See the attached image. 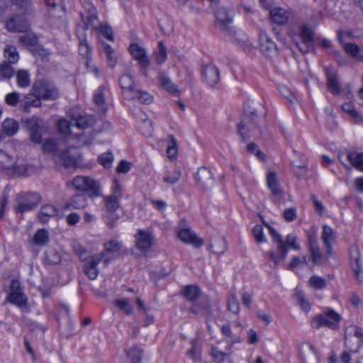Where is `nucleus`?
I'll return each mask as SVG.
<instances>
[{"mask_svg": "<svg viewBox=\"0 0 363 363\" xmlns=\"http://www.w3.org/2000/svg\"><path fill=\"white\" fill-rule=\"evenodd\" d=\"M4 55L6 60L10 64H16L19 60V55L16 48L12 45H7L4 50Z\"/></svg>", "mask_w": 363, "mask_h": 363, "instance_id": "obj_41", "label": "nucleus"}, {"mask_svg": "<svg viewBox=\"0 0 363 363\" xmlns=\"http://www.w3.org/2000/svg\"><path fill=\"white\" fill-rule=\"evenodd\" d=\"M100 30L103 35L108 40H113L112 28L106 23H99L98 22L97 29Z\"/></svg>", "mask_w": 363, "mask_h": 363, "instance_id": "obj_64", "label": "nucleus"}, {"mask_svg": "<svg viewBox=\"0 0 363 363\" xmlns=\"http://www.w3.org/2000/svg\"><path fill=\"white\" fill-rule=\"evenodd\" d=\"M94 102L98 106L99 111L105 113L107 110L106 99L104 94V88L100 87L94 95Z\"/></svg>", "mask_w": 363, "mask_h": 363, "instance_id": "obj_44", "label": "nucleus"}, {"mask_svg": "<svg viewBox=\"0 0 363 363\" xmlns=\"http://www.w3.org/2000/svg\"><path fill=\"white\" fill-rule=\"evenodd\" d=\"M342 109L347 113L356 123H360L363 121L361 116L358 113L354 106L351 102H345L342 105Z\"/></svg>", "mask_w": 363, "mask_h": 363, "instance_id": "obj_45", "label": "nucleus"}, {"mask_svg": "<svg viewBox=\"0 0 363 363\" xmlns=\"http://www.w3.org/2000/svg\"><path fill=\"white\" fill-rule=\"evenodd\" d=\"M57 128L59 133L65 136L74 135L77 137H79L81 135L80 133H73L72 128L74 126L71 124V121H68L66 119H60L57 123Z\"/></svg>", "mask_w": 363, "mask_h": 363, "instance_id": "obj_35", "label": "nucleus"}, {"mask_svg": "<svg viewBox=\"0 0 363 363\" xmlns=\"http://www.w3.org/2000/svg\"><path fill=\"white\" fill-rule=\"evenodd\" d=\"M13 167L14 172L21 176L28 177L33 172V167L28 164H19L17 166L13 165Z\"/></svg>", "mask_w": 363, "mask_h": 363, "instance_id": "obj_58", "label": "nucleus"}, {"mask_svg": "<svg viewBox=\"0 0 363 363\" xmlns=\"http://www.w3.org/2000/svg\"><path fill=\"white\" fill-rule=\"evenodd\" d=\"M157 79L160 86L167 92L176 96H179L180 90L178 89L177 86L164 73H160L157 76Z\"/></svg>", "mask_w": 363, "mask_h": 363, "instance_id": "obj_29", "label": "nucleus"}, {"mask_svg": "<svg viewBox=\"0 0 363 363\" xmlns=\"http://www.w3.org/2000/svg\"><path fill=\"white\" fill-rule=\"evenodd\" d=\"M202 74L205 82L211 87H214L219 82V71L214 65H206L202 71Z\"/></svg>", "mask_w": 363, "mask_h": 363, "instance_id": "obj_21", "label": "nucleus"}, {"mask_svg": "<svg viewBox=\"0 0 363 363\" xmlns=\"http://www.w3.org/2000/svg\"><path fill=\"white\" fill-rule=\"evenodd\" d=\"M119 200L111 194L104 196V212H116L120 208Z\"/></svg>", "mask_w": 363, "mask_h": 363, "instance_id": "obj_37", "label": "nucleus"}, {"mask_svg": "<svg viewBox=\"0 0 363 363\" xmlns=\"http://www.w3.org/2000/svg\"><path fill=\"white\" fill-rule=\"evenodd\" d=\"M346 157L357 169L363 172V152H349Z\"/></svg>", "mask_w": 363, "mask_h": 363, "instance_id": "obj_38", "label": "nucleus"}, {"mask_svg": "<svg viewBox=\"0 0 363 363\" xmlns=\"http://www.w3.org/2000/svg\"><path fill=\"white\" fill-rule=\"evenodd\" d=\"M269 234L272 237L273 242L277 244V252L270 251L267 253L269 258L274 262V268H277L279 261H284L287 255L288 248L281 236L274 228L268 225Z\"/></svg>", "mask_w": 363, "mask_h": 363, "instance_id": "obj_3", "label": "nucleus"}, {"mask_svg": "<svg viewBox=\"0 0 363 363\" xmlns=\"http://www.w3.org/2000/svg\"><path fill=\"white\" fill-rule=\"evenodd\" d=\"M295 299L297 303L301 307V310L306 313H308L311 310V304L308 301L302 292L296 291L295 294Z\"/></svg>", "mask_w": 363, "mask_h": 363, "instance_id": "obj_51", "label": "nucleus"}, {"mask_svg": "<svg viewBox=\"0 0 363 363\" xmlns=\"http://www.w3.org/2000/svg\"><path fill=\"white\" fill-rule=\"evenodd\" d=\"M104 50L108 60V66L113 67L117 63L116 57L113 55V49L108 44L104 45Z\"/></svg>", "mask_w": 363, "mask_h": 363, "instance_id": "obj_62", "label": "nucleus"}, {"mask_svg": "<svg viewBox=\"0 0 363 363\" xmlns=\"http://www.w3.org/2000/svg\"><path fill=\"white\" fill-rule=\"evenodd\" d=\"M68 116L71 119V124L74 128L83 130L89 125L87 117L82 114L79 109L77 107L71 108L68 112Z\"/></svg>", "mask_w": 363, "mask_h": 363, "instance_id": "obj_16", "label": "nucleus"}, {"mask_svg": "<svg viewBox=\"0 0 363 363\" xmlns=\"http://www.w3.org/2000/svg\"><path fill=\"white\" fill-rule=\"evenodd\" d=\"M49 241V234L45 229H39L35 233L33 238V242L35 245L42 246Z\"/></svg>", "mask_w": 363, "mask_h": 363, "instance_id": "obj_46", "label": "nucleus"}, {"mask_svg": "<svg viewBox=\"0 0 363 363\" xmlns=\"http://www.w3.org/2000/svg\"><path fill=\"white\" fill-rule=\"evenodd\" d=\"M321 238L326 248V253L330 254L332 250L331 243L335 240L333 230L328 225H323Z\"/></svg>", "mask_w": 363, "mask_h": 363, "instance_id": "obj_34", "label": "nucleus"}, {"mask_svg": "<svg viewBox=\"0 0 363 363\" xmlns=\"http://www.w3.org/2000/svg\"><path fill=\"white\" fill-rule=\"evenodd\" d=\"M14 161L13 157L0 150V167L4 169H11L13 167Z\"/></svg>", "mask_w": 363, "mask_h": 363, "instance_id": "obj_53", "label": "nucleus"}, {"mask_svg": "<svg viewBox=\"0 0 363 363\" xmlns=\"http://www.w3.org/2000/svg\"><path fill=\"white\" fill-rule=\"evenodd\" d=\"M75 148L73 147H67L63 151H60L56 156L58 162L62 163L65 167L74 166L77 162V157L74 153Z\"/></svg>", "mask_w": 363, "mask_h": 363, "instance_id": "obj_19", "label": "nucleus"}, {"mask_svg": "<svg viewBox=\"0 0 363 363\" xmlns=\"http://www.w3.org/2000/svg\"><path fill=\"white\" fill-rule=\"evenodd\" d=\"M133 58L138 61L143 74L147 77L146 69L150 65V60L146 50L137 43H133L128 48Z\"/></svg>", "mask_w": 363, "mask_h": 363, "instance_id": "obj_8", "label": "nucleus"}, {"mask_svg": "<svg viewBox=\"0 0 363 363\" xmlns=\"http://www.w3.org/2000/svg\"><path fill=\"white\" fill-rule=\"evenodd\" d=\"M294 154L299 159V161L294 160L291 162V170L298 178H302L306 174L308 171L306 159L301 152L294 151Z\"/></svg>", "mask_w": 363, "mask_h": 363, "instance_id": "obj_24", "label": "nucleus"}, {"mask_svg": "<svg viewBox=\"0 0 363 363\" xmlns=\"http://www.w3.org/2000/svg\"><path fill=\"white\" fill-rule=\"evenodd\" d=\"M98 161L105 168H109L112 165L113 155L111 152L103 153L99 156Z\"/></svg>", "mask_w": 363, "mask_h": 363, "instance_id": "obj_59", "label": "nucleus"}, {"mask_svg": "<svg viewBox=\"0 0 363 363\" xmlns=\"http://www.w3.org/2000/svg\"><path fill=\"white\" fill-rule=\"evenodd\" d=\"M87 206V199L83 194H77L74 195L66 204L67 209L84 208Z\"/></svg>", "mask_w": 363, "mask_h": 363, "instance_id": "obj_32", "label": "nucleus"}, {"mask_svg": "<svg viewBox=\"0 0 363 363\" xmlns=\"http://www.w3.org/2000/svg\"><path fill=\"white\" fill-rule=\"evenodd\" d=\"M119 216L116 212H104L103 219L109 229H113L116 226Z\"/></svg>", "mask_w": 363, "mask_h": 363, "instance_id": "obj_55", "label": "nucleus"}, {"mask_svg": "<svg viewBox=\"0 0 363 363\" xmlns=\"http://www.w3.org/2000/svg\"><path fill=\"white\" fill-rule=\"evenodd\" d=\"M11 65L8 62H3L0 64V75L3 79H9L13 77L14 70Z\"/></svg>", "mask_w": 363, "mask_h": 363, "instance_id": "obj_54", "label": "nucleus"}, {"mask_svg": "<svg viewBox=\"0 0 363 363\" xmlns=\"http://www.w3.org/2000/svg\"><path fill=\"white\" fill-rule=\"evenodd\" d=\"M297 37L300 38L303 44V46L298 42L296 45L299 50L303 53H306L309 50L310 45L313 40V32L307 26L303 25L299 28Z\"/></svg>", "mask_w": 363, "mask_h": 363, "instance_id": "obj_13", "label": "nucleus"}, {"mask_svg": "<svg viewBox=\"0 0 363 363\" xmlns=\"http://www.w3.org/2000/svg\"><path fill=\"white\" fill-rule=\"evenodd\" d=\"M126 354L130 359V363H140L143 357V350L138 346H134L126 351Z\"/></svg>", "mask_w": 363, "mask_h": 363, "instance_id": "obj_47", "label": "nucleus"}, {"mask_svg": "<svg viewBox=\"0 0 363 363\" xmlns=\"http://www.w3.org/2000/svg\"><path fill=\"white\" fill-rule=\"evenodd\" d=\"M130 100H138L143 104H150L152 101V96L147 91L136 89L133 91V97Z\"/></svg>", "mask_w": 363, "mask_h": 363, "instance_id": "obj_49", "label": "nucleus"}, {"mask_svg": "<svg viewBox=\"0 0 363 363\" xmlns=\"http://www.w3.org/2000/svg\"><path fill=\"white\" fill-rule=\"evenodd\" d=\"M16 84L20 88H27L30 84V76L28 71L20 69L16 74Z\"/></svg>", "mask_w": 363, "mask_h": 363, "instance_id": "obj_43", "label": "nucleus"}, {"mask_svg": "<svg viewBox=\"0 0 363 363\" xmlns=\"http://www.w3.org/2000/svg\"><path fill=\"white\" fill-rule=\"evenodd\" d=\"M86 12L81 13V18L84 23V29H97L98 18L96 8L90 2H85Z\"/></svg>", "mask_w": 363, "mask_h": 363, "instance_id": "obj_10", "label": "nucleus"}, {"mask_svg": "<svg viewBox=\"0 0 363 363\" xmlns=\"http://www.w3.org/2000/svg\"><path fill=\"white\" fill-rule=\"evenodd\" d=\"M217 24L220 26L221 30L232 34L233 29L230 24L233 23V16L228 12L226 8H218L215 13Z\"/></svg>", "mask_w": 363, "mask_h": 363, "instance_id": "obj_11", "label": "nucleus"}, {"mask_svg": "<svg viewBox=\"0 0 363 363\" xmlns=\"http://www.w3.org/2000/svg\"><path fill=\"white\" fill-rule=\"evenodd\" d=\"M211 247L214 253L218 255L223 254L227 249L225 238L220 236L213 238L211 242Z\"/></svg>", "mask_w": 363, "mask_h": 363, "instance_id": "obj_39", "label": "nucleus"}, {"mask_svg": "<svg viewBox=\"0 0 363 363\" xmlns=\"http://www.w3.org/2000/svg\"><path fill=\"white\" fill-rule=\"evenodd\" d=\"M267 182L274 198L278 201L281 198L283 191L279 186L277 177L275 172H270L267 174Z\"/></svg>", "mask_w": 363, "mask_h": 363, "instance_id": "obj_28", "label": "nucleus"}, {"mask_svg": "<svg viewBox=\"0 0 363 363\" xmlns=\"http://www.w3.org/2000/svg\"><path fill=\"white\" fill-rule=\"evenodd\" d=\"M231 354L232 350H225V352H223L216 347H212L211 348V357L213 358V362L217 363L223 362L225 359V358L230 356Z\"/></svg>", "mask_w": 363, "mask_h": 363, "instance_id": "obj_48", "label": "nucleus"}, {"mask_svg": "<svg viewBox=\"0 0 363 363\" xmlns=\"http://www.w3.org/2000/svg\"><path fill=\"white\" fill-rule=\"evenodd\" d=\"M41 99L42 98L38 97L34 91L28 93L25 95L24 101L21 102V106L23 111L28 112L31 106L40 107L41 106Z\"/></svg>", "mask_w": 363, "mask_h": 363, "instance_id": "obj_31", "label": "nucleus"}, {"mask_svg": "<svg viewBox=\"0 0 363 363\" xmlns=\"http://www.w3.org/2000/svg\"><path fill=\"white\" fill-rule=\"evenodd\" d=\"M341 316L333 309H326L323 313L318 314L313 318L311 324L314 328H319L322 326L328 327L332 330L338 328Z\"/></svg>", "mask_w": 363, "mask_h": 363, "instance_id": "obj_2", "label": "nucleus"}, {"mask_svg": "<svg viewBox=\"0 0 363 363\" xmlns=\"http://www.w3.org/2000/svg\"><path fill=\"white\" fill-rule=\"evenodd\" d=\"M18 41L25 46H34L38 43V38L35 35L28 33L20 35Z\"/></svg>", "mask_w": 363, "mask_h": 363, "instance_id": "obj_57", "label": "nucleus"}, {"mask_svg": "<svg viewBox=\"0 0 363 363\" xmlns=\"http://www.w3.org/2000/svg\"><path fill=\"white\" fill-rule=\"evenodd\" d=\"M269 14L272 21L279 25L286 23L291 16V11L281 7H275L272 9L269 12Z\"/></svg>", "mask_w": 363, "mask_h": 363, "instance_id": "obj_25", "label": "nucleus"}, {"mask_svg": "<svg viewBox=\"0 0 363 363\" xmlns=\"http://www.w3.org/2000/svg\"><path fill=\"white\" fill-rule=\"evenodd\" d=\"M325 74L327 77V86L328 89L333 94H340V85L339 84V81L335 70L333 67H326Z\"/></svg>", "mask_w": 363, "mask_h": 363, "instance_id": "obj_27", "label": "nucleus"}, {"mask_svg": "<svg viewBox=\"0 0 363 363\" xmlns=\"http://www.w3.org/2000/svg\"><path fill=\"white\" fill-rule=\"evenodd\" d=\"M122 89V94L125 99H131L133 97V91L137 89L135 87L134 79L130 74H123L119 79Z\"/></svg>", "mask_w": 363, "mask_h": 363, "instance_id": "obj_20", "label": "nucleus"}, {"mask_svg": "<svg viewBox=\"0 0 363 363\" xmlns=\"http://www.w3.org/2000/svg\"><path fill=\"white\" fill-rule=\"evenodd\" d=\"M153 237L147 231L139 230L135 235L136 247L141 251H147L152 244Z\"/></svg>", "mask_w": 363, "mask_h": 363, "instance_id": "obj_23", "label": "nucleus"}, {"mask_svg": "<svg viewBox=\"0 0 363 363\" xmlns=\"http://www.w3.org/2000/svg\"><path fill=\"white\" fill-rule=\"evenodd\" d=\"M26 126L30 130V140L35 143H40L43 134L48 130L47 123L36 116L28 119Z\"/></svg>", "mask_w": 363, "mask_h": 363, "instance_id": "obj_5", "label": "nucleus"}, {"mask_svg": "<svg viewBox=\"0 0 363 363\" xmlns=\"http://www.w3.org/2000/svg\"><path fill=\"white\" fill-rule=\"evenodd\" d=\"M136 111L138 117H140V120L142 121V124L140 126V131L145 136L152 135L153 128L151 125V122L146 118L145 113H143L141 109L138 108Z\"/></svg>", "mask_w": 363, "mask_h": 363, "instance_id": "obj_36", "label": "nucleus"}, {"mask_svg": "<svg viewBox=\"0 0 363 363\" xmlns=\"http://www.w3.org/2000/svg\"><path fill=\"white\" fill-rule=\"evenodd\" d=\"M304 363H320V359L315 347L310 343H304L301 347Z\"/></svg>", "mask_w": 363, "mask_h": 363, "instance_id": "obj_26", "label": "nucleus"}, {"mask_svg": "<svg viewBox=\"0 0 363 363\" xmlns=\"http://www.w3.org/2000/svg\"><path fill=\"white\" fill-rule=\"evenodd\" d=\"M228 308L234 314H238L240 311V306L235 294H230L228 299Z\"/></svg>", "mask_w": 363, "mask_h": 363, "instance_id": "obj_60", "label": "nucleus"}, {"mask_svg": "<svg viewBox=\"0 0 363 363\" xmlns=\"http://www.w3.org/2000/svg\"><path fill=\"white\" fill-rule=\"evenodd\" d=\"M178 238L184 242L191 244L195 247H200L203 245L202 239L189 228L181 229L177 233Z\"/></svg>", "mask_w": 363, "mask_h": 363, "instance_id": "obj_22", "label": "nucleus"}, {"mask_svg": "<svg viewBox=\"0 0 363 363\" xmlns=\"http://www.w3.org/2000/svg\"><path fill=\"white\" fill-rule=\"evenodd\" d=\"M102 259V254H96L91 256V257L85 262L84 270L90 279L94 280L97 278L99 274L97 265L101 262Z\"/></svg>", "mask_w": 363, "mask_h": 363, "instance_id": "obj_17", "label": "nucleus"}, {"mask_svg": "<svg viewBox=\"0 0 363 363\" xmlns=\"http://www.w3.org/2000/svg\"><path fill=\"white\" fill-rule=\"evenodd\" d=\"M309 284L315 289H322L325 287L326 281L325 279L314 275L310 278Z\"/></svg>", "mask_w": 363, "mask_h": 363, "instance_id": "obj_61", "label": "nucleus"}, {"mask_svg": "<svg viewBox=\"0 0 363 363\" xmlns=\"http://www.w3.org/2000/svg\"><path fill=\"white\" fill-rule=\"evenodd\" d=\"M6 28L9 32H26L30 28V25L23 16H14L9 18L5 23Z\"/></svg>", "mask_w": 363, "mask_h": 363, "instance_id": "obj_14", "label": "nucleus"}, {"mask_svg": "<svg viewBox=\"0 0 363 363\" xmlns=\"http://www.w3.org/2000/svg\"><path fill=\"white\" fill-rule=\"evenodd\" d=\"M19 129L18 123L12 118H7L2 123V130L9 136L13 135Z\"/></svg>", "mask_w": 363, "mask_h": 363, "instance_id": "obj_40", "label": "nucleus"}, {"mask_svg": "<svg viewBox=\"0 0 363 363\" xmlns=\"http://www.w3.org/2000/svg\"><path fill=\"white\" fill-rule=\"evenodd\" d=\"M350 333L347 335V331L345 334V347L351 352H357L363 345V330L354 325L350 328Z\"/></svg>", "mask_w": 363, "mask_h": 363, "instance_id": "obj_6", "label": "nucleus"}, {"mask_svg": "<svg viewBox=\"0 0 363 363\" xmlns=\"http://www.w3.org/2000/svg\"><path fill=\"white\" fill-rule=\"evenodd\" d=\"M65 148H66V140L62 138L47 139L42 145L43 152L52 155L55 157L60 151H63Z\"/></svg>", "mask_w": 363, "mask_h": 363, "instance_id": "obj_12", "label": "nucleus"}, {"mask_svg": "<svg viewBox=\"0 0 363 363\" xmlns=\"http://www.w3.org/2000/svg\"><path fill=\"white\" fill-rule=\"evenodd\" d=\"M183 294L188 301L194 302L199 298L201 290L196 285H188L184 287Z\"/></svg>", "mask_w": 363, "mask_h": 363, "instance_id": "obj_42", "label": "nucleus"}, {"mask_svg": "<svg viewBox=\"0 0 363 363\" xmlns=\"http://www.w3.org/2000/svg\"><path fill=\"white\" fill-rule=\"evenodd\" d=\"M113 304L120 310L123 311L125 315H130L133 313V306L128 299H115L113 301Z\"/></svg>", "mask_w": 363, "mask_h": 363, "instance_id": "obj_50", "label": "nucleus"}, {"mask_svg": "<svg viewBox=\"0 0 363 363\" xmlns=\"http://www.w3.org/2000/svg\"><path fill=\"white\" fill-rule=\"evenodd\" d=\"M221 333L223 336L224 340L228 343V345L225 347L226 350H231L233 347L238 343L242 342L241 337V331L235 333L233 332L230 325L228 323L225 324L220 328Z\"/></svg>", "mask_w": 363, "mask_h": 363, "instance_id": "obj_15", "label": "nucleus"}, {"mask_svg": "<svg viewBox=\"0 0 363 363\" xmlns=\"http://www.w3.org/2000/svg\"><path fill=\"white\" fill-rule=\"evenodd\" d=\"M6 300L18 307H21L26 304L27 298L23 294L18 281L14 279L11 281L10 293Z\"/></svg>", "mask_w": 363, "mask_h": 363, "instance_id": "obj_9", "label": "nucleus"}, {"mask_svg": "<svg viewBox=\"0 0 363 363\" xmlns=\"http://www.w3.org/2000/svg\"><path fill=\"white\" fill-rule=\"evenodd\" d=\"M57 213L56 207L51 204H46L41 207L38 213V219L42 223H46L49 219Z\"/></svg>", "mask_w": 363, "mask_h": 363, "instance_id": "obj_33", "label": "nucleus"}, {"mask_svg": "<svg viewBox=\"0 0 363 363\" xmlns=\"http://www.w3.org/2000/svg\"><path fill=\"white\" fill-rule=\"evenodd\" d=\"M33 91L43 100H55L60 96L59 90L51 82L41 79L35 82L32 87Z\"/></svg>", "mask_w": 363, "mask_h": 363, "instance_id": "obj_4", "label": "nucleus"}, {"mask_svg": "<svg viewBox=\"0 0 363 363\" xmlns=\"http://www.w3.org/2000/svg\"><path fill=\"white\" fill-rule=\"evenodd\" d=\"M75 189L84 192H89V197H99L102 196L101 185L99 182L87 176H77L72 181Z\"/></svg>", "mask_w": 363, "mask_h": 363, "instance_id": "obj_1", "label": "nucleus"}, {"mask_svg": "<svg viewBox=\"0 0 363 363\" xmlns=\"http://www.w3.org/2000/svg\"><path fill=\"white\" fill-rule=\"evenodd\" d=\"M169 141L167 148V154L171 159L174 158L177 155V142L173 135H169Z\"/></svg>", "mask_w": 363, "mask_h": 363, "instance_id": "obj_52", "label": "nucleus"}, {"mask_svg": "<svg viewBox=\"0 0 363 363\" xmlns=\"http://www.w3.org/2000/svg\"><path fill=\"white\" fill-rule=\"evenodd\" d=\"M259 48L266 57L276 55L277 52V45L265 33L259 34Z\"/></svg>", "mask_w": 363, "mask_h": 363, "instance_id": "obj_18", "label": "nucleus"}, {"mask_svg": "<svg viewBox=\"0 0 363 363\" xmlns=\"http://www.w3.org/2000/svg\"><path fill=\"white\" fill-rule=\"evenodd\" d=\"M45 260L49 264H57L60 262L61 257L56 250H50L45 252Z\"/></svg>", "mask_w": 363, "mask_h": 363, "instance_id": "obj_56", "label": "nucleus"}, {"mask_svg": "<svg viewBox=\"0 0 363 363\" xmlns=\"http://www.w3.org/2000/svg\"><path fill=\"white\" fill-rule=\"evenodd\" d=\"M181 173L178 170H174L172 172H168L164 177L163 182L169 184H176L180 179Z\"/></svg>", "mask_w": 363, "mask_h": 363, "instance_id": "obj_63", "label": "nucleus"}, {"mask_svg": "<svg viewBox=\"0 0 363 363\" xmlns=\"http://www.w3.org/2000/svg\"><path fill=\"white\" fill-rule=\"evenodd\" d=\"M40 196L36 193L28 192L18 196V205L15 207L16 213H23L29 211L38 204Z\"/></svg>", "mask_w": 363, "mask_h": 363, "instance_id": "obj_7", "label": "nucleus"}, {"mask_svg": "<svg viewBox=\"0 0 363 363\" xmlns=\"http://www.w3.org/2000/svg\"><path fill=\"white\" fill-rule=\"evenodd\" d=\"M196 180L206 189L211 187L213 184L212 173L211 170L206 167L199 169Z\"/></svg>", "mask_w": 363, "mask_h": 363, "instance_id": "obj_30", "label": "nucleus"}]
</instances>
